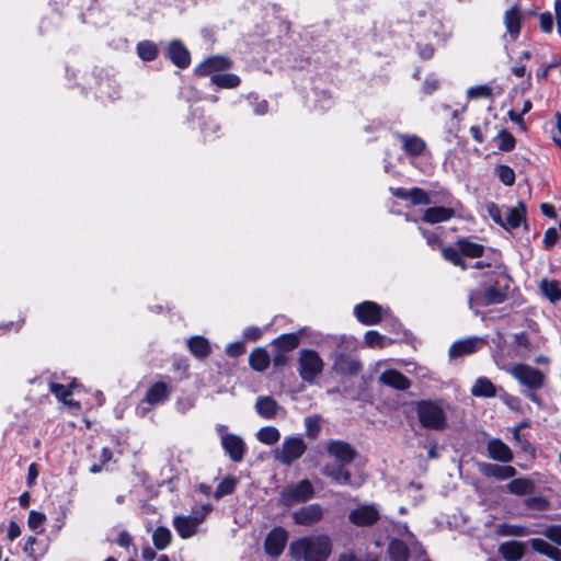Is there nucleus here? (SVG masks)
<instances>
[{
	"instance_id": "nucleus-7",
	"label": "nucleus",
	"mask_w": 561,
	"mask_h": 561,
	"mask_svg": "<svg viewBox=\"0 0 561 561\" xmlns=\"http://www.w3.org/2000/svg\"><path fill=\"white\" fill-rule=\"evenodd\" d=\"M353 314L359 323L364 325H375L390 317L391 311L389 308L382 307L377 302L366 300L354 307Z\"/></svg>"
},
{
	"instance_id": "nucleus-35",
	"label": "nucleus",
	"mask_w": 561,
	"mask_h": 561,
	"mask_svg": "<svg viewBox=\"0 0 561 561\" xmlns=\"http://www.w3.org/2000/svg\"><path fill=\"white\" fill-rule=\"evenodd\" d=\"M428 32L439 44H446L451 37V30L439 20L432 21Z\"/></svg>"
},
{
	"instance_id": "nucleus-30",
	"label": "nucleus",
	"mask_w": 561,
	"mask_h": 561,
	"mask_svg": "<svg viewBox=\"0 0 561 561\" xmlns=\"http://www.w3.org/2000/svg\"><path fill=\"white\" fill-rule=\"evenodd\" d=\"M471 393L478 398H492L495 397L496 389L490 379L480 377L473 383Z\"/></svg>"
},
{
	"instance_id": "nucleus-39",
	"label": "nucleus",
	"mask_w": 561,
	"mask_h": 561,
	"mask_svg": "<svg viewBox=\"0 0 561 561\" xmlns=\"http://www.w3.org/2000/svg\"><path fill=\"white\" fill-rule=\"evenodd\" d=\"M534 489V483L527 478H518L512 480L507 484V491L514 495H526Z\"/></svg>"
},
{
	"instance_id": "nucleus-21",
	"label": "nucleus",
	"mask_w": 561,
	"mask_h": 561,
	"mask_svg": "<svg viewBox=\"0 0 561 561\" xmlns=\"http://www.w3.org/2000/svg\"><path fill=\"white\" fill-rule=\"evenodd\" d=\"M480 472L485 477H493L497 480H506L516 476L517 471L512 466H499L482 462L479 465Z\"/></svg>"
},
{
	"instance_id": "nucleus-10",
	"label": "nucleus",
	"mask_w": 561,
	"mask_h": 561,
	"mask_svg": "<svg viewBox=\"0 0 561 561\" xmlns=\"http://www.w3.org/2000/svg\"><path fill=\"white\" fill-rule=\"evenodd\" d=\"M314 490L309 480H301L296 484L288 485L280 493V502L285 506L307 502L313 496Z\"/></svg>"
},
{
	"instance_id": "nucleus-23",
	"label": "nucleus",
	"mask_w": 561,
	"mask_h": 561,
	"mask_svg": "<svg viewBox=\"0 0 561 561\" xmlns=\"http://www.w3.org/2000/svg\"><path fill=\"white\" fill-rule=\"evenodd\" d=\"M523 12L516 5L510 8L504 13V24L506 32L515 41L520 32Z\"/></svg>"
},
{
	"instance_id": "nucleus-14",
	"label": "nucleus",
	"mask_w": 561,
	"mask_h": 561,
	"mask_svg": "<svg viewBox=\"0 0 561 561\" xmlns=\"http://www.w3.org/2000/svg\"><path fill=\"white\" fill-rule=\"evenodd\" d=\"M485 342L484 339L478 336L456 341L449 348V356L454 358L470 355L480 350Z\"/></svg>"
},
{
	"instance_id": "nucleus-37",
	"label": "nucleus",
	"mask_w": 561,
	"mask_h": 561,
	"mask_svg": "<svg viewBox=\"0 0 561 561\" xmlns=\"http://www.w3.org/2000/svg\"><path fill=\"white\" fill-rule=\"evenodd\" d=\"M255 437L260 443L273 446L279 440L280 432L274 426H264L256 432Z\"/></svg>"
},
{
	"instance_id": "nucleus-1",
	"label": "nucleus",
	"mask_w": 561,
	"mask_h": 561,
	"mask_svg": "<svg viewBox=\"0 0 561 561\" xmlns=\"http://www.w3.org/2000/svg\"><path fill=\"white\" fill-rule=\"evenodd\" d=\"M289 556L296 561H327L332 552L328 535L304 536L290 542Z\"/></svg>"
},
{
	"instance_id": "nucleus-31",
	"label": "nucleus",
	"mask_w": 561,
	"mask_h": 561,
	"mask_svg": "<svg viewBox=\"0 0 561 561\" xmlns=\"http://www.w3.org/2000/svg\"><path fill=\"white\" fill-rule=\"evenodd\" d=\"M249 363L254 370L264 371L271 363V357L266 350L256 347L251 352Z\"/></svg>"
},
{
	"instance_id": "nucleus-19",
	"label": "nucleus",
	"mask_w": 561,
	"mask_h": 561,
	"mask_svg": "<svg viewBox=\"0 0 561 561\" xmlns=\"http://www.w3.org/2000/svg\"><path fill=\"white\" fill-rule=\"evenodd\" d=\"M362 363L352 356L340 353L334 357L333 369L342 375H355L360 371Z\"/></svg>"
},
{
	"instance_id": "nucleus-40",
	"label": "nucleus",
	"mask_w": 561,
	"mask_h": 561,
	"mask_svg": "<svg viewBox=\"0 0 561 561\" xmlns=\"http://www.w3.org/2000/svg\"><path fill=\"white\" fill-rule=\"evenodd\" d=\"M220 129V125L213 117H203L199 122V130L205 140H211L216 137Z\"/></svg>"
},
{
	"instance_id": "nucleus-28",
	"label": "nucleus",
	"mask_w": 561,
	"mask_h": 561,
	"mask_svg": "<svg viewBox=\"0 0 561 561\" xmlns=\"http://www.w3.org/2000/svg\"><path fill=\"white\" fill-rule=\"evenodd\" d=\"M187 347L197 358H205L210 353V345L207 339L196 335L187 340Z\"/></svg>"
},
{
	"instance_id": "nucleus-56",
	"label": "nucleus",
	"mask_w": 561,
	"mask_h": 561,
	"mask_svg": "<svg viewBox=\"0 0 561 561\" xmlns=\"http://www.w3.org/2000/svg\"><path fill=\"white\" fill-rule=\"evenodd\" d=\"M499 138L501 140L499 148L503 151H510L515 146L514 137L507 131H501L499 134Z\"/></svg>"
},
{
	"instance_id": "nucleus-22",
	"label": "nucleus",
	"mask_w": 561,
	"mask_h": 561,
	"mask_svg": "<svg viewBox=\"0 0 561 561\" xmlns=\"http://www.w3.org/2000/svg\"><path fill=\"white\" fill-rule=\"evenodd\" d=\"M221 446L232 461L239 462L242 460L244 455V442L240 436L232 434L231 436L222 437Z\"/></svg>"
},
{
	"instance_id": "nucleus-12",
	"label": "nucleus",
	"mask_w": 561,
	"mask_h": 561,
	"mask_svg": "<svg viewBox=\"0 0 561 561\" xmlns=\"http://www.w3.org/2000/svg\"><path fill=\"white\" fill-rule=\"evenodd\" d=\"M288 533L283 527L273 528L266 536L264 541V549L266 554L272 558H278L287 543Z\"/></svg>"
},
{
	"instance_id": "nucleus-18",
	"label": "nucleus",
	"mask_w": 561,
	"mask_h": 561,
	"mask_svg": "<svg viewBox=\"0 0 561 561\" xmlns=\"http://www.w3.org/2000/svg\"><path fill=\"white\" fill-rule=\"evenodd\" d=\"M168 57L179 68L184 69L191 62L190 51L178 39H173L168 46Z\"/></svg>"
},
{
	"instance_id": "nucleus-15",
	"label": "nucleus",
	"mask_w": 561,
	"mask_h": 561,
	"mask_svg": "<svg viewBox=\"0 0 561 561\" xmlns=\"http://www.w3.org/2000/svg\"><path fill=\"white\" fill-rule=\"evenodd\" d=\"M323 517V508L319 504L304 506L293 513V519L297 525L312 526Z\"/></svg>"
},
{
	"instance_id": "nucleus-29",
	"label": "nucleus",
	"mask_w": 561,
	"mask_h": 561,
	"mask_svg": "<svg viewBox=\"0 0 561 561\" xmlns=\"http://www.w3.org/2000/svg\"><path fill=\"white\" fill-rule=\"evenodd\" d=\"M500 552L506 561H519L524 556V543L507 541L501 545Z\"/></svg>"
},
{
	"instance_id": "nucleus-60",
	"label": "nucleus",
	"mask_w": 561,
	"mask_h": 561,
	"mask_svg": "<svg viewBox=\"0 0 561 561\" xmlns=\"http://www.w3.org/2000/svg\"><path fill=\"white\" fill-rule=\"evenodd\" d=\"M244 352H245L244 344L239 341L229 343L226 347L227 355H229L231 357H238V356L242 355Z\"/></svg>"
},
{
	"instance_id": "nucleus-59",
	"label": "nucleus",
	"mask_w": 561,
	"mask_h": 561,
	"mask_svg": "<svg viewBox=\"0 0 561 561\" xmlns=\"http://www.w3.org/2000/svg\"><path fill=\"white\" fill-rule=\"evenodd\" d=\"M489 216L500 226H504V216L502 210L494 203H490L486 206Z\"/></svg>"
},
{
	"instance_id": "nucleus-61",
	"label": "nucleus",
	"mask_w": 561,
	"mask_h": 561,
	"mask_svg": "<svg viewBox=\"0 0 561 561\" xmlns=\"http://www.w3.org/2000/svg\"><path fill=\"white\" fill-rule=\"evenodd\" d=\"M540 27L543 32L549 33L553 27V18L550 12L541 13L539 16Z\"/></svg>"
},
{
	"instance_id": "nucleus-43",
	"label": "nucleus",
	"mask_w": 561,
	"mask_h": 561,
	"mask_svg": "<svg viewBox=\"0 0 561 561\" xmlns=\"http://www.w3.org/2000/svg\"><path fill=\"white\" fill-rule=\"evenodd\" d=\"M457 245L462 253V255L469 256V257H480L483 254V245L471 242L468 240H459L457 242Z\"/></svg>"
},
{
	"instance_id": "nucleus-57",
	"label": "nucleus",
	"mask_w": 561,
	"mask_h": 561,
	"mask_svg": "<svg viewBox=\"0 0 561 561\" xmlns=\"http://www.w3.org/2000/svg\"><path fill=\"white\" fill-rule=\"evenodd\" d=\"M526 506L531 510L545 511L549 507V502L541 496L529 497L526 500Z\"/></svg>"
},
{
	"instance_id": "nucleus-49",
	"label": "nucleus",
	"mask_w": 561,
	"mask_h": 561,
	"mask_svg": "<svg viewBox=\"0 0 561 561\" xmlns=\"http://www.w3.org/2000/svg\"><path fill=\"white\" fill-rule=\"evenodd\" d=\"M443 256L445 260L449 261L454 265L460 266L462 270L467 268L463 264L462 253L459 248L447 247L442 250Z\"/></svg>"
},
{
	"instance_id": "nucleus-44",
	"label": "nucleus",
	"mask_w": 561,
	"mask_h": 561,
	"mask_svg": "<svg viewBox=\"0 0 561 561\" xmlns=\"http://www.w3.org/2000/svg\"><path fill=\"white\" fill-rule=\"evenodd\" d=\"M540 290L552 302L561 298V288L553 280L542 279L540 283Z\"/></svg>"
},
{
	"instance_id": "nucleus-2",
	"label": "nucleus",
	"mask_w": 561,
	"mask_h": 561,
	"mask_svg": "<svg viewBox=\"0 0 561 561\" xmlns=\"http://www.w3.org/2000/svg\"><path fill=\"white\" fill-rule=\"evenodd\" d=\"M510 283L511 278L501 274L493 283L481 285L469 295L470 309L478 312L480 307L503 302L510 289Z\"/></svg>"
},
{
	"instance_id": "nucleus-36",
	"label": "nucleus",
	"mask_w": 561,
	"mask_h": 561,
	"mask_svg": "<svg viewBox=\"0 0 561 561\" xmlns=\"http://www.w3.org/2000/svg\"><path fill=\"white\" fill-rule=\"evenodd\" d=\"M300 343V336L297 333H287L276 337L273 345L285 352L295 350Z\"/></svg>"
},
{
	"instance_id": "nucleus-38",
	"label": "nucleus",
	"mask_w": 561,
	"mask_h": 561,
	"mask_svg": "<svg viewBox=\"0 0 561 561\" xmlns=\"http://www.w3.org/2000/svg\"><path fill=\"white\" fill-rule=\"evenodd\" d=\"M172 540L171 530L164 526L157 527L152 533V543L158 550H164Z\"/></svg>"
},
{
	"instance_id": "nucleus-17",
	"label": "nucleus",
	"mask_w": 561,
	"mask_h": 561,
	"mask_svg": "<svg viewBox=\"0 0 561 561\" xmlns=\"http://www.w3.org/2000/svg\"><path fill=\"white\" fill-rule=\"evenodd\" d=\"M396 138L401 142L402 150L409 157H420L425 148V141L416 135L396 134Z\"/></svg>"
},
{
	"instance_id": "nucleus-26",
	"label": "nucleus",
	"mask_w": 561,
	"mask_h": 561,
	"mask_svg": "<svg viewBox=\"0 0 561 561\" xmlns=\"http://www.w3.org/2000/svg\"><path fill=\"white\" fill-rule=\"evenodd\" d=\"M455 216V210L450 207H430L425 209L423 215V221L434 225L439 222L448 221L450 218Z\"/></svg>"
},
{
	"instance_id": "nucleus-51",
	"label": "nucleus",
	"mask_w": 561,
	"mask_h": 561,
	"mask_svg": "<svg viewBox=\"0 0 561 561\" xmlns=\"http://www.w3.org/2000/svg\"><path fill=\"white\" fill-rule=\"evenodd\" d=\"M45 520L46 516L41 512L31 511L28 513L27 525L33 531L37 534H41L43 531V524L45 523Z\"/></svg>"
},
{
	"instance_id": "nucleus-3",
	"label": "nucleus",
	"mask_w": 561,
	"mask_h": 561,
	"mask_svg": "<svg viewBox=\"0 0 561 561\" xmlns=\"http://www.w3.org/2000/svg\"><path fill=\"white\" fill-rule=\"evenodd\" d=\"M210 511V505H203L195 510L192 515L174 516L172 525L181 538H191L197 533L198 526L204 522Z\"/></svg>"
},
{
	"instance_id": "nucleus-20",
	"label": "nucleus",
	"mask_w": 561,
	"mask_h": 561,
	"mask_svg": "<svg viewBox=\"0 0 561 561\" xmlns=\"http://www.w3.org/2000/svg\"><path fill=\"white\" fill-rule=\"evenodd\" d=\"M486 449L489 457L495 461L507 463L513 460V451L499 438L489 440Z\"/></svg>"
},
{
	"instance_id": "nucleus-53",
	"label": "nucleus",
	"mask_w": 561,
	"mask_h": 561,
	"mask_svg": "<svg viewBox=\"0 0 561 561\" xmlns=\"http://www.w3.org/2000/svg\"><path fill=\"white\" fill-rule=\"evenodd\" d=\"M49 390L56 396L59 401L67 402V399L71 396V388L65 385L50 382Z\"/></svg>"
},
{
	"instance_id": "nucleus-6",
	"label": "nucleus",
	"mask_w": 561,
	"mask_h": 561,
	"mask_svg": "<svg viewBox=\"0 0 561 561\" xmlns=\"http://www.w3.org/2000/svg\"><path fill=\"white\" fill-rule=\"evenodd\" d=\"M172 393V387L165 381H156L147 390L145 398L138 404L136 411L140 416H145L152 407L164 403Z\"/></svg>"
},
{
	"instance_id": "nucleus-64",
	"label": "nucleus",
	"mask_w": 561,
	"mask_h": 561,
	"mask_svg": "<svg viewBox=\"0 0 561 561\" xmlns=\"http://www.w3.org/2000/svg\"><path fill=\"white\" fill-rule=\"evenodd\" d=\"M36 541L37 539L32 536L25 539L23 551L30 558H35L34 545L36 543Z\"/></svg>"
},
{
	"instance_id": "nucleus-62",
	"label": "nucleus",
	"mask_w": 561,
	"mask_h": 561,
	"mask_svg": "<svg viewBox=\"0 0 561 561\" xmlns=\"http://www.w3.org/2000/svg\"><path fill=\"white\" fill-rule=\"evenodd\" d=\"M243 337L249 341H256L262 335V330L257 327H248L243 330Z\"/></svg>"
},
{
	"instance_id": "nucleus-41",
	"label": "nucleus",
	"mask_w": 561,
	"mask_h": 561,
	"mask_svg": "<svg viewBox=\"0 0 561 561\" xmlns=\"http://www.w3.org/2000/svg\"><path fill=\"white\" fill-rule=\"evenodd\" d=\"M137 54L144 61H151L158 56V47L150 41H142L137 45Z\"/></svg>"
},
{
	"instance_id": "nucleus-5",
	"label": "nucleus",
	"mask_w": 561,
	"mask_h": 561,
	"mask_svg": "<svg viewBox=\"0 0 561 561\" xmlns=\"http://www.w3.org/2000/svg\"><path fill=\"white\" fill-rule=\"evenodd\" d=\"M324 363L314 350L304 348L299 352L298 374L308 383H312L317 376L322 374Z\"/></svg>"
},
{
	"instance_id": "nucleus-45",
	"label": "nucleus",
	"mask_w": 561,
	"mask_h": 561,
	"mask_svg": "<svg viewBox=\"0 0 561 561\" xmlns=\"http://www.w3.org/2000/svg\"><path fill=\"white\" fill-rule=\"evenodd\" d=\"M389 553L392 561H407L409 557L408 547L401 540L391 541L389 546Z\"/></svg>"
},
{
	"instance_id": "nucleus-63",
	"label": "nucleus",
	"mask_w": 561,
	"mask_h": 561,
	"mask_svg": "<svg viewBox=\"0 0 561 561\" xmlns=\"http://www.w3.org/2000/svg\"><path fill=\"white\" fill-rule=\"evenodd\" d=\"M419 56L424 59H431L434 55V48L430 44H417Z\"/></svg>"
},
{
	"instance_id": "nucleus-54",
	"label": "nucleus",
	"mask_w": 561,
	"mask_h": 561,
	"mask_svg": "<svg viewBox=\"0 0 561 561\" xmlns=\"http://www.w3.org/2000/svg\"><path fill=\"white\" fill-rule=\"evenodd\" d=\"M541 534L553 543L561 546V526L551 525L546 527Z\"/></svg>"
},
{
	"instance_id": "nucleus-52",
	"label": "nucleus",
	"mask_w": 561,
	"mask_h": 561,
	"mask_svg": "<svg viewBox=\"0 0 561 561\" xmlns=\"http://www.w3.org/2000/svg\"><path fill=\"white\" fill-rule=\"evenodd\" d=\"M409 201L412 205H428L431 204V198L428 194L419 187H413L409 190Z\"/></svg>"
},
{
	"instance_id": "nucleus-32",
	"label": "nucleus",
	"mask_w": 561,
	"mask_h": 561,
	"mask_svg": "<svg viewBox=\"0 0 561 561\" xmlns=\"http://www.w3.org/2000/svg\"><path fill=\"white\" fill-rule=\"evenodd\" d=\"M525 219L524 207L506 208L504 213V228L515 229L518 228Z\"/></svg>"
},
{
	"instance_id": "nucleus-13",
	"label": "nucleus",
	"mask_w": 561,
	"mask_h": 561,
	"mask_svg": "<svg viewBox=\"0 0 561 561\" xmlns=\"http://www.w3.org/2000/svg\"><path fill=\"white\" fill-rule=\"evenodd\" d=\"M328 454L341 465L351 463L355 456V449L343 440H331L327 446Z\"/></svg>"
},
{
	"instance_id": "nucleus-25",
	"label": "nucleus",
	"mask_w": 561,
	"mask_h": 561,
	"mask_svg": "<svg viewBox=\"0 0 561 561\" xmlns=\"http://www.w3.org/2000/svg\"><path fill=\"white\" fill-rule=\"evenodd\" d=\"M379 381L397 390H407L411 386L410 380L396 369L383 371L379 377Z\"/></svg>"
},
{
	"instance_id": "nucleus-48",
	"label": "nucleus",
	"mask_w": 561,
	"mask_h": 561,
	"mask_svg": "<svg viewBox=\"0 0 561 561\" xmlns=\"http://www.w3.org/2000/svg\"><path fill=\"white\" fill-rule=\"evenodd\" d=\"M236 488V479L231 477L224 478L217 485L214 496L215 499H221L228 494H231Z\"/></svg>"
},
{
	"instance_id": "nucleus-11",
	"label": "nucleus",
	"mask_w": 561,
	"mask_h": 561,
	"mask_svg": "<svg viewBox=\"0 0 561 561\" xmlns=\"http://www.w3.org/2000/svg\"><path fill=\"white\" fill-rule=\"evenodd\" d=\"M380 518L379 506L375 503L360 504L348 513V520L356 527H369Z\"/></svg>"
},
{
	"instance_id": "nucleus-46",
	"label": "nucleus",
	"mask_w": 561,
	"mask_h": 561,
	"mask_svg": "<svg viewBox=\"0 0 561 561\" xmlns=\"http://www.w3.org/2000/svg\"><path fill=\"white\" fill-rule=\"evenodd\" d=\"M466 94L469 100L491 99L493 95V90L488 84H479L470 87Z\"/></svg>"
},
{
	"instance_id": "nucleus-55",
	"label": "nucleus",
	"mask_w": 561,
	"mask_h": 561,
	"mask_svg": "<svg viewBox=\"0 0 561 561\" xmlns=\"http://www.w3.org/2000/svg\"><path fill=\"white\" fill-rule=\"evenodd\" d=\"M529 545L536 552L543 554V556H547L549 553L550 549L553 547L548 541H546L541 538L530 539Z\"/></svg>"
},
{
	"instance_id": "nucleus-24",
	"label": "nucleus",
	"mask_w": 561,
	"mask_h": 561,
	"mask_svg": "<svg viewBox=\"0 0 561 561\" xmlns=\"http://www.w3.org/2000/svg\"><path fill=\"white\" fill-rule=\"evenodd\" d=\"M344 466L345 465L341 463H328L322 468V473L339 485L354 486L351 480V473L344 468Z\"/></svg>"
},
{
	"instance_id": "nucleus-4",
	"label": "nucleus",
	"mask_w": 561,
	"mask_h": 561,
	"mask_svg": "<svg viewBox=\"0 0 561 561\" xmlns=\"http://www.w3.org/2000/svg\"><path fill=\"white\" fill-rule=\"evenodd\" d=\"M416 412L423 427L436 431L446 427L447 417L437 403L422 400L416 405Z\"/></svg>"
},
{
	"instance_id": "nucleus-34",
	"label": "nucleus",
	"mask_w": 561,
	"mask_h": 561,
	"mask_svg": "<svg viewBox=\"0 0 561 561\" xmlns=\"http://www.w3.org/2000/svg\"><path fill=\"white\" fill-rule=\"evenodd\" d=\"M210 82L222 89H233L237 88L241 80L234 73H214L211 76Z\"/></svg>"
},
{
	"instance_id": "nucleus-27",
	"label": "nucleus",
	"mask_w": 561,
	"mask_h": 561,
	"mask_svg": "<svg viewBox=\"0 0 561 561\" xmlns=\"http://www.w3.org/2000/svg\"><path fill=\"white\" fill-rule=\"evenodd\" d=\"M255 410L261 417L270 420L276 415L278 404L272 397H260L256 400Z\"/></svg>"
},
{
	"instance_id": "nucleus-42",
	"label": "nucleus",
	"mask_w": 561,
	"mask_h": 561,
	"mask_svg": "<svg viewBox=\"0 0 561 561\" xmlns=\"http://www.w3.org/2000/svg\"><path fill=\"white\" fill-rule=\"evenodd\" d=\"M499 533L503 536L523 537L534 534L535 531L523 525L502 524L499 527Z\"/></svg>"
},
{
	"instance_id": "nucleus-9",
	"label": "nucleus",
	"mask_w": 561,
	"mask_h": 561,
	"mask_svg": "<svg viewBox=\"0 0 561 561\" xmlns=\"http://www.w3.org/2000/svg\"><path fill=\"white\" fill-rule=\"evenodd\" d=\"M518 382L528 389L536 390L542 387L543 374L531 366L525 364H516L507 370Z\"/></svg>"
},
{
	"instance_id": "nucleus-58",
	"label": "nucleus",
	"mask_w": 561,
	"mask_h": 561,
	"mask_svg": "<svg viewBox=\"0 0 561 561\" xmlns=\"http://www.w3.org/2000/svg\"><path fill=\"white\" fill-rule=\"evenodd\" d=\"M439 88V80L436 76L430 75L425 78L423 83V91L426 94L434 93Z\"/></svg>"
},
{
	"instance_id": "nucleus-33",
	"label": "nucleus",
	"mask_w": 561,
	"mask_h": 561,
	"mask_svg": "<svg viewBox=\"0 0 561 561\" xmlns=\"http://www.w3.org/2000/svg\"><path fill=\"white\" fill-rule=\"evenodd\" d=\"M392 343L393 340L375 330L367 331L364 336V345L369 348H383Z\"/></svg>"
},
{
	"instance_id": "nucleus-16",
	"label": "nucleus",
	"mask_w": 561,
	"mask_h": 561,
	"mask_svg": "<svg viewBox=\"0 0 561 561\" xmlns=\"http://www.w3.org/2000/svg\"><path fill=\"white\" fill-rule=\"evenodd\" d=\"M230 67L231 61L228 58L224 56H213L201 62L196 67L195 72L198 76H209L211 78L214 73H220Z\"/></svg>"
},
{
	"instance_id": "nucleus-47",
	"label": "nucleus",
	"mask_w": 561,
	"mask_h": 561,
	"mask_svg": "<svg viewBox=\"0 0 561 561\" xmlns=\"http://www.w3.org/2000/svg\"><path fill=\"white\" fill-rule=\"evenodd\" d=\"M306 435L310 439H316L321 431V417L319 415H310L305 419Z\"/></svg>"
},
{
	"instance_id": "nucleus-50",
	"label": "nucleus",
	"mask_w": 561,
	"mask_h": 561,
	"mask_svg": "<svg viewBox=\"0 0 561 561\" xmlns=\"http://www.w3.org/2000/svg\"><path fill=\"white\" fill-rule=\"evenodd\" d=\"M495 173L504 185L512 186L515 183V172L511 167L501 164L495 169Z\"/></svg>"
},
{
	"instance_id": "nucleus-8",
	"label": "nucleus",
	"mask_w": 561,
	"mask_h": 561,
	"mask_svg": "<svg viewBox=\"0 0 561 561\" xmlns=\"http://www.w3.org/2000/svg\"><path fill=\"white\" fill-rule=\"evenodd\" d=\"M307 445L301 436H286L280 448L274 451V459L282 465H290L299 459L306 451Z\"/></svg>"
}]
</instances>
